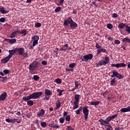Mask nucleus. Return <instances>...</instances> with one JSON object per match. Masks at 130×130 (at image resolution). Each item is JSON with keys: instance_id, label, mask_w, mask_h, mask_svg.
<instances>
[{"instance_id": "ea45409f", "label": "nucleus", "mask_w": 130, "mask_h": 130, "mask_svg": "<svg viewBox=\"0 0 130 130\" xmlns=\"http://www.w3.org/2000/svg\"><path fill=\"white\" fill-rule=\"evenodd\" d=\"M28 54L27 53V52H25V53H23V54L22 55H21V56H22L23 57V58H28Z\"/></svg>"}, {"instance_id": "58836bf2", "label": "nucleus", "mask_w": 130, "mask_h": 130, "mask_svg": "<svg viewBox=\"0 0 130 130\" xmlns=\"http://www.w3.org/2000/svg\"><path fill=\"white\" fill-rule=\"evenodd\" d=\"M75 88L78 89V87H79V85H80V84L78 83V81H77V80L75 81Z\"/></svg>"}, {"instance_id": "0eeeda50", "label": "nucleus", "mask_w": 130, "mask_h": 130, "mask_svg": "<svg viewBox=\"0 0 130 130\" xmlns=\"http://www.w3.org/2000/svg\"><path fill=\"white\" fill-rule=\"evenodd\" d=\"M126 66V64L123 62L118 63L116 64H114V63L111 64L112 67H116L117 68H121L125 67Z\"/></svg>"}, {"instance_id": "49530a36", "label": "nucleus", "mask_w": 130, "mask_h": 130, "mask_svg": "<svg viewBox=\"0 0 130 130\" xmlns=\"http://www.w3.org/2000/svg\"><path fill=\"white\" fill-rule=\"evenodd\" d=\"M76 66V63H71L69 64V67L71 68H74Z\"/></svg>"}, {"instance_id": "6e6d98bb", "label": "nucleus", "mask_w": 130, "mask_h": 130, "mask_svg": "<svg viewBox=\"0 0 130 130\" xmlns=\"http://www.w3.org/2000/svg\"><path fill=\"white\" fill-rule=\"evenodd\" d=\"M92 4L96 7H98V5H101V4L99 3V4H96V2H92Z\"/></svg>"}, {"instance_id": "f257e3e1", "label": "nucleus", "mask_w": 130, "mask_h": 130, "mask_svg": "<svg viewBox=\"0 0 130 130\" xmlns=\"http://www.w3.org/2000/svg\"><path fill=\"white\" fill-rule=\"evenodd\" d=\"M42 94H43L42 91L34 92V93L30 94L29 95L23 96L22 98V101L24 102H26V101H29L30 100H31V99L36 100V99H38Z\"/></svg>"}, {"instance_id": "473e14b6", "label": "nucleus", "mask_w": 130, "mask_h": 130, "mask_svg": "<svg viewBox=\"0 0 130 130\" xmlns=\"http://www.w3.org/2000/svg\"><path fill=\"white\" fill-rule=\"evenodd\" d=\"M125 28H126L125 31L127 32L128 34H130V26L126 25L125 26Z\"/></svg>"}, {"instance_id": "1a4fd4ad", "label": "nucleus", "mask_w": 130, "mask_h": 130, "mask_svg": "<svg viewBox=\"0 0 130 130\" xmlns=\"http://www.w3.org/2000/svg\"><path fill=\"white\" fill-rule=\"evenodd\" d=\"M17 52L19 56H21L24 53V49L23 47L16 48V52Z\"/></svg>"}, {"instance_id": "6ab92c4d", "label": "nucleus", "mask_w": 130, "mask_h": 130, "mask_svg": "<svg viewBox=\"0 0 130 130\" xmlns=\"http://www.w3.org/2000/svg\"><path fill=\"white\" fill-rule=\"evenodd\" d=\"M45 96H51L52 95V93L51 92V91L48 89H46L45 90Z\"/></svg>"}, {"instance_id": "bb28decb", "label": "nucleus", "mask_w": 130, "mask_h": 130, "mask_svg": "<svg viewBox=\"0 0 130 130\" xmlns=\"http://www.w3.org/2000/svg\"><path fill=\"white\" fill-rule=\"evenodd\" d=\"M57 102L58 103L56 104V107H55L56 110L59 109L61 106V103H60L59 100H57Z\"/></svg>"}, {"instance_id": "f704fd0d", "label": "nucleus", "mask_w": 130, "mask_h": 130, "mask_svg": "<svg viewBox=\"0 0 130 130\" xmlns=\"http://www.w3.org/2000/svg\"><path fill=\"white\" fill-rule=\"evenodd\" d=\"M57 91L59 92L58 96H61L62 95V93L63 92V90H60V89H57Z\"/></svg>"}, {"instance_id": "6e6552de", "label": "nucleus", "mask_w": 130, "mask_h": 130, "mask_svg": "<svg viewBox=\"0 0 130 130\" xmlns=\"http://www.w3.org/2000/svg\"><path fill=\"white\" fill-rule=\"evenodd\" d=\"M32 46L35 47L38 44V41L39 40V37L38 35L34 36L32 37Z\"/></svg>"}, {"instance_id": "09e8293b", "label": "nucleus", "mask_w": 130, "mask_h": 130, "mask_svg": "<svg viewBox=\"0 0 130 130\" xmlns=\"http://www.w3.org/2000/svg\"><path fill=\"white\" fill-rule=\"evenodd\" d=\"M5 22H6V18L5 17H2L0 18L1 23H5Z\"/></svg>"}, {"instance_id": "bf43d9fd", "label": "nucleus", "mask_w": 130, "mask_h": 130, "mask_svg": "<svg viewBox=\"0 0 130 130\" xmlns=\"http://www.w3.org/2000/svg\"><path fill=\"white\" fill-rule=\"evenodd\" d=\"M117 117V114H115V115H113V116H111V119H115V118H116Z\"/></svg>"}, {"instance_id": "603ef678", "label": "nucleus", "mask_w": 130, "mask_h": 130, "mask_svg": "<svg viewBox=\"0 0 130 130\" xmlns=\"http://www.w3.org/2000/svg\"><path fill=\"white\" fill-rule=\"evenodd\" d=\"M109 93V91L108 90H106L105 92H103L102 93V95H103V96H104L106 95H107L108 93Z\"/></svg>"}, {"instance_id": "4d7b16f0", "label": "nucleus", "mask_w": 130, "mask_h": 130, "mask_svg": "<svg viewBox=\"0 0 130 130\" xmlns=\"http://www.w3.org/2000/svg\"><path fill=\"white\" fill-rule=\"evenodd\" d=\"M41 63L43 65V66H46L47 65V62L45 60H43L41 62Z\"/></svg>"}, {"instance_id": "f3484780", "label": "nucleus", "mask_w": 130, "mask_h": 130, "mask_svg": "<svg viewBox=\"0 0 130 130\" xmlns=\"http://www.w3.org/2000/svg\"><path fill=\"white\" fill-rule=\"evenodd\" d=\"M0 13L2 14H7L9 13V11H6L4 7L0 8Z\"/></svg>"}, {"instance_id": "a878e982", "label": "nucleus", "mask_w": 130, "mask_h": 130, "mask_svg": "<svg viewBox=\"0 0 130 130\" xmlns=\"http://www.w3.org/2000/svg\"><path fill=\"white\" fill-rule=\"evenodd\" d=\"M99 122H100L101 125L106 126V122L105 121V120H103V119H101V120H99Z\"/></svg>"}, {"instance_id": "7c9ffc66", "label": "nucleus", "mask_w": 130, "mask_h": 130, "mask_svg": "<svg viewBox=\"0 0 130 130\" xmlns=\"http://www.w3.org/2000/svg\"><path fill=\"white\" fill-rule=\"evenodd\" d=\"M27 105L29 106H31L34 105V102L32 100H29L27 102Z\"/></svg>"}, {"instance_id": "ddd939ff", "label": "nucleus", "mask_w": 130, "mask_h": 130, "mask_svg": "<svg viewBox=\"0 0 130 130\" xmlns=\"http://www.w3.org/2000/svg\"><path fill=\"white\" fill-rule=\"evenodd\" d=\"M12 58L9 55L6 56L5 58L2 59L1 61L3 63H7L10 59Z\"/></svg>"}, {"instance_id": "79ce46f5", "label": "nucleus", "mask_w": 130, "mask_h": 130, "mask_svg": "<svg viewBox=\"0 0 130 130\" xmlns=\"http://www.w3.org/2000/svg\"><path fill=\"white\" fill-rule=\"evenodd\" d=\"M61 10V8L60 7H57L55 9V13H57V12H59Z\"/></svg>"}, {"instance_id": "e433bc0d", "label": "nucleus", "mask_w": 130, "mask_h": 130, "mask_svg": "<svg viewBox=\"0 0 130 130\" xmlns=\"http://www.w3.org/2000/svg\"><path fill=\"white\" fill-rule=\"evenodd\" d=\"M105 60H104L106 62V64H108L109 62V57L108 56H105Z\"/></svg>"}, {"instance_id": "cd10ccee", "label": "nucleus", "mask_w": 130, "mask_h": 130, "mask_svg": "<svg viewBox=\"0 0 130 130\" xmlns=\"http://www.w3.org/2000/svg\"><path fill=\"white\" fill-rule=\"evenodd\" d=\"M80 96V94H75V100L76 102H79V97Z\"/></svg>"}, {"instance_id": "338daca9", "label": "nucleus", "mask_w": 130, "mask_h": 130, "mask_svg": "<svg viewBox=\"0 0 130 130\" xmlns=\"http://www.w3.org/2000/svg\"><path fill=\"white\" fill-rule=\"evenodd\" d=\"M35 0H27L26 3H31L32 1H35Z\"/></svg>"}, {"instance_id": "8fccbe9b", "label": "nucleus", "mask_w": 130, "mask_h": 130, "mask_svg": "<svg viewBox=\"0 0 130 130\" xmlns=\"http://www.w3.org/2000/svg\"><path fill=\"white\" fill-rule=\"evenodd\" d=\"M64 118L62 117V118H60L59 119V123H63L64 121Z\"/></svg>"}, {"instance_id": "423d86ee", "label": "nucleus", "mask_w": 130, "mask_h": 130, "mask_svg": "<svg viewBox=\"0 0 130 130\" xmlns=\"http://www.w3.org/2000/svg\"><path fill=\"white\" fill-rule=\"evenodd\" d=\"M88 107L85 106L83 108V113L84 115V119L86 120L88 118V114H89V110H88Z\"/></svg>"}, {"instance_id": "69168bd1", "label": "nucleus", "mask_w": 130, "mask_h": 130, "mask_svg": "<svg viewBox=\"0 0 130 130\" xmlns=\"http://www.w3.org/2000/svg\"><path fill=\"white\" fill-rule=\"evenodd\" d=\"M80 111H80V110H79V109L77 110L76 111V114L79 115V114H80Z\"/></svg>"}, {"instance_id": "2f4dec72", "label": "nucleus", "mask_w": 130, "mask_h": 130, "mask_svg": "<svg viewBox=\"0 0 130 130\" xmlns=\"http://www.w3.org/2000/svg\"><path fill=\"white\" fill-rule=\"evenodd\" d=\"M21 35H22L23 36H25L27 35V31L26 29L23 30L21 31Z\"/></svg>"}, {"instance_id": "aec40b11", "label": "nucleus", "mask_w": 130, "mask_h": 130, "mask_svg": "<svg viewBox=\"0 0 130 130\" xmlns=\"http://www.w3.org/2000/svg\"><path fill=\"white\" fill-rule=\"evenodd\" d=\"M45 112V111H44V109H42L40 113H38V114H37V115L39 117H42L44 115Z\"/></svg>"}, {"instance_id": "864d4df0", "label": "nucleus", "mask_w": 130, "mask_h": 130, "mask_svg": "<svg viewBox=\"0 0 130 130\" xmlns=\"http://www.w3.org/2000/svg\"><path fill=\"white\" fill-rule=\"evenodd\" d=\"M118 17V15L117 13H113L112 15V18H116Z\"/></svg>"}, {"instance_id": "c756f323", "label": "nucleus", "mask_w": 130, "mask_h": 130, "mask_svg": "<svg viewBox=\"0 0 130 130\" xmlns=\"http://www.w3.org/2000/svg\"><path fill=\"white\" fill-rule=\"evenodd\" d=\"M0 80L1 82L5 83L6 81L8 80V77L7 76L3 77L2 79H1Z\"/></svg>"}, {"instance_id": "e2e57ef3", "label": "nucleus", "mask_w": 130, "mask_h": 130, "mask_svg": "<svg viewBox=\"0 0 130 130\" xmlns=\"http://www.w3.org/2000/svg\"><path fill=\"white\" fill-rule=\"evenodd\" d=\"M45 96V98L44 99V100L49 101L50 99V96Z\"/></svg>"}, {"instance_id": "72a5a7b5", "label": "nucleus", "mask_w": 130, "mask_h": 130, "mask_svg": "<svg viewBox=\"0 0 130 130\" xmlns=\"http://www.w3.org/2000/svg\"><path fill=\"white\" fill-rule=\"evenodd\" d=\"M107 27L109 29H112V28H113V25L111 23H108L107 25Z\"/></svg>"}, {"instance_id": "de8ad7c7", "label": "nucleus", "mask_w": 130, "mask_h": 130, "mask_svg": "<svg viewBox=\"0 0 130 130\" xmlns=\"http://www.w3.org/2000/svg\"><path fill=\"white\" fill-rule=\"evenodd\" d=\"M70 120H71V117H70V115H68L67 116H66V121H70Z\"/></svg>"}, {"instance_id": "13d9d810", "label": "nucleus", "mask_w": 130, "mask_h": 130, "mask_svg": "<svg viewBox=\"0 0 130 130\" xmlns=\"http://www.w3.org/2000/svg\"><path fill=\"white\" fill-rule=\"evenodd\" d=\"M17 122V123H20L21 122L20 120L19 119H14V123Z\"/></svg>"}, {"instance_id": "f03ea898", "label": "nucleus", "mask_w": 130, "mask_h": 130, "mask_svg": "<svg viewBox=\"0 0 130 130\" xmlns=\"http://www.w3.org/2000/svg\"><path fill=\"white\" fill-rule=\"evenodd\" d=\"M69 24L70 25L71 29H74L78 26L77 24L72 19L71 17H69L68 20H64L63 25L64 26H67Z\"/></svg>"}, {"instance_id": "2eb2a0df", "label": "nucleus", "mask_w": 130, "mask_h": 130, "mask_svg": "<svg viewBox=\"0 0 130 130\" xmlns=\"http://www.w3.org/2000/svg\"><path fill=\"white\" fill-rule=\"evenodd\" d=\"M120 111L123 113L130 112V106H128L127 108H123V109H121Z\"/></svg>"}, {"instance_id": "a211bd4d", "label": "nucleus", "mask_w": 130, "mask_h": 130, "mask_svg": "<svg viewBox=\"0 0 130 130\" xmlns=\"http://www.w3.org/2000/svg\"><path fill=\"white\" fill-rule=\"evenodd\" d=\"M121 40L123 43H130V39L128 38V37L121 38Z\"/></svg>"}, {"instance_id": "9b49d317", "label": "nucleus", "mask_w": 130, "mask_h": 130, "mask_svg": "<svg viewBox=\"0 0 130 130\" xmlns=\"http://www.w3.org/2000/svg\"><path fill=\"white\" fill-rule=\"evenodd\" d=\"M106 62L103 60H101L100 61H99L98 63H96L95 65H96V67L98 68V67H99L100 66H106Z\"/></svg>"}, {"instance_id": "680f3d73", "label": "nucleus", "mask_w": 130, "mask_h": 130, "mask_svg": "<svg viewBox=\"0 0 130 130\" xmlns=\"http://www.w3.org/2000/svg\"><path fill=\"white\" fill-rule=\"evenodd\" d=\"M106 119L107 120V121L109 122L111 120V117H107L106 118Z\"/></svg>"}, {"instance_id": "39448f33", "label": "nucleus", "mask_w": 130, "mask_h": 130, "mask_svg": "<svg viewBox=\"0 0 130 130\" xmlns=\"http://www.w3.org/2000/svg\"><path fill=\"white\" fill-rule=\"evenodd\" d=\"M112 73L113 75L111 76L112 78L116 77L119 80L122 79L123 78V76L116 70H112Z\"/></svg>"}, {"instance_id": "a18cd8bd", "label": "nucleus", "mask_w": 130, "mask_h": 130, "mask_svg": "<svg viewBox=\"0 0 130 130\" xmlns=\"http://www.w3.org/2000/svg\"><path fill=\"white\" fill-rule=\"evenodd\" d=\"M95 48H96V49H100L101 48H102V47H101V45H100L99 44V43H96V44H95Z\"/></svg>"}, {"instance_id": "b1692460", "label": "nucleus", "mask_w": 130, "mask_h": 130, "mask_svg": "<svg viewBox=\"0 0 130 130\" xmlns=\"http://www.w3.org/2000/svg\"><path fill=\"white\" fill-rule=\"evenodd\" d=\"M79 102H74V106H73V110L77 109L79 107L78 105Z\"/></svg>"}, {"instance_id": "20e7f679", "label": "nucleus", "mask_w": 130, "mask_h": 130, "mask_svg": "<svg viewBox=\"0 0 130 130\" xmlns=\"http://www.w3.org/2000/svg\"><path fill=\"white\" fill-rule=\"evenodd\" d=\"M92 58V54L89 53L87 55H84L83 56H81L80 59L82 60V61L87 62L89 60H91Z\"/></svg>"}, {"instance_id": "37998d69", "label": "nucleus", "mask_w": 130, "mask_h": 130, "mask_svg": "<svg viewBox=\"0 0 130 130\" xmlns=\"http://www.w3.org/2000/svg\"><path fill=\"white\" fill-rule=\"evenodd\" d=\"M41 125L42 127L44 128L47 126V124L46 122H42V123H41Z\"/></svg>"}, {"instance_id": "412c9836", "label": "nucleus", "mask_w": 130, "mask_h": 130, "mask_svg": "<svg viewBox=\"0 0 130 130\" xmlns=\"http://www.w3.org/2000/svg\"><path fill=\"white\" fill-rule=\"evenodd\" d=\"M126 26L125 23H124L123 22H121L119 25H118V28L119 29H123L125 26Z\"/></svg>"}, {"instance_id": "4468645a", "label": "nucleus", "mask_w": 130, "mask_h": 130, "mask_svg": "<svg viewBox=\"0 0 130 130\" xmlns=\"http://www.w3.org/2000/svg\"><path fill=\"white\" fill-rule=\"evenodd\" d=\"M9 54L8 55V56H9L10 57L12 58L13 55H14V54H15V53H17L16 48L15 49L9 50Z\"/></svg>"}, {"instance_id": "c9c22d12", "label": "nucleus", "mask_w": 130, "mask_h": 130, "mask_svg": "<svg viewBox=\"0 0 130 130\" xmlns=\"http://www.w3.org/2000/svg\"><path fill=\"white\" fill-rule=\"evenodd\" d=\"M41 26V24L40 22H36L35 24V27L39 28Z\"/></svg>"}, {"instance_id": "774afa93", "label": "nucleus", "mask_w": 130, "mask_h": 130, "mask_svg": "<svg viewBox=\"0 0 130 130\" xmlns=\"http://www.w3.org/2000/svg\"><path fill=\"white\" fill-rule=\"evenodd\" d=\"M67 114H68L67 112H64V113H63V117H65L66 116H67Z\"/></svg>"}, {"instance_id": "3c124183", "label": "nucleus", "mask_w": 130, "mask_h": 130, "mask_svg": "<svg viewBox=\"0 0 130 130\" xmlns=\"http://www.w3.org/2000/svg\"><path fill=\"white\" fill-rule=\"evenodd\" d=\"M3 72L6 75V74H8L10 73V70L6 69L3 71Z\"/></svg>"}, {"instance_id": "a19ab883", "label": "nucleus", "mask_w": 130, "mask_h": 130, "mask_svg": "<svg viewBox=\"0 0 130 130\" xmlns=\"http://www.w3.org/2000/svg\"><path fill=\"white\" fill-rule=\"evenodd\" d=\"M50 126L55 128H58L59 127V126H58L57 125H54V124H51Z\"/></svg>"}, {"instance_id": "0e129e2a", "label": "nucleus", "mask_w": 130, "mask_h": 130, "mask_svg": "<svg viewBox=\"0 0 130 130\" xmlns=\"http://www.w3.org/2000/svg\"><path fill=\"white\" fill-rule=\"evenodd\" d=\"M16 35L18 34H21V31L20 30H17L16 31H14Z\"/></svg>"}, {"instance_id": "4c0bfd02", "label": "nucleus", "mask_w": 130, "mask_h": 130, "mask_svg": "<svg viewBox=\"0 0 130 130\" xmlns=\"http://www.w3.org/2000/svg\"><path fill=\"white\" fill-rule=\"evenodd\" d=\"M33 79L35 81H38L39 79V77L38 75H34V77H33Z\"/></svg>"}, {"instance_id": "5fc2aeb1", "label": "nucleus", "mask_w": 130, "mask_h": 130, "mask_svg": "<svg viewBox=\"0 0 130 130\" xmlns=\"http://www.w3.org/2000/svg\"><path fill=\"white\" fill-rule=\"evenodd\" d=\"M114 43L116 44V45H119L120 44V41L118 40H115L114 41Z\"/></svg>"}, {"instance_id": "c85d7f7f", "label": "nucleus", "mask_w": 130, "mask_h": 130, "mask_svg": "<svg viewBox=\"0 0 130 130\" xmlns=\"http://www.w3.org/2000/svg\"><path fill=\"white\" fill-rule=\"evenodd\" d=\"M54 82L57 84H60L62 83V81L60 78H57L55 80Z\"/></svg>"}, {"instance_id": "4be33fe9", "label": "nucleus", "mask_w": 130, "mask_h": 130, "mask_svg": "<svg viewBox=\"0 0 130 130\" xmlns=\"http://www.w3.org/2000/svg\"><path fill=\"white\" fill-rule=\"evenodd\" d=\"M6 121L10 123H15V119H10V118H8L6 119Z\"/></svg>"}, {"instance_id": "c03bdc74", "label": "nucleus", "mask_w": 130, "mask_h": 130, "mask_svg": "<svg viewBox=\"0 0 130 130\" xmlns=\"http://www.w3.org/2000/svg\"><path fill=\"white\" fill-rule=\"evenodd\" d=\"M115 83V78H113V79H112L111 80V84H110L112 86H113Z\"/></svg>"}, {"instance_id": "7ed1b4c3", "label": "nucleus", "mask_w": 130, "mask_h": 130, "mask_svg": "<svg viewBox=\"0 0 130 130\" xmlns=\"http://www.w3.org/2000/svg\"><path fill=\"white\" fill-rule=\"evenodd\" d=\"M39 67L38 61H34L29 65V71L33 72L36 70Z\"/></svg>"}, {"instance_id": "052dcab7", "label": "nucleus", "mask_w": 130, "mask_h": 130, "mask_svg": "<svg viewBox=\"0 0 130 130\" xmlns=\"http://www.w3.org/2000/svg\"><path fill=\"white\" fill-rule=\"evenodd\" d=\"M66 71L67 72H70V71L72 72V71H73V69H67V68H66Z\"/></svg>"}, {"instance_id": "393cba45", "label": "nucleus", "mask_w": 130, "mask_h": 130, "mask_svg": "<svg viewBox=\"0 0 130 130\" xmlns=\"http://www.w3.org/2000/svg\"><path fill=\"white\" fill-rule=\"evenodd\" d=\"M100 104V101H92L91 102L90 104L91 105H93V106H98Z\"/></svg>"}, {"instance_id": "dca6fc26", "label": "nucleus", "mask_w": 130, "mask_h": 130, "mask_svg": "<svg viewBox=\"0 0 130 130\" xmlns=\"http://www.w3.org/2000/svg\"><path fill=\"white\" fill-rule=\"evenodd\" d=\"M101 52L106 53L107 50L106 49L101 48L100 49L97 50V55L101 54Z\"/></svg>"}, {"instance_id": "9d476101", "label": "nucleus", "mask_w": 130, "mask_h": 130, "mask_svg": "<svg viewBox=\"0 0 130 130\" xmlns=\"http://www.w3.org/2000/svg\"><path fill=\"white\" fill-rule=\"evenodd\" d=\"M7 96H8V94H7V92H3L0 95V101H4L6 100Z\"/></svg>"}, {"instance_id": "5701e85b", "label": "nucleus", "mask_w": 130, "mask_h": 130, "mask_svg": "<svg viewBox=\"0 0 130 130\" xmlns=\"http://www.w3.org/2000/svg\"><path fill=\"white\" fill-rule=\"evenodd\" d=\"M16 36H17V34H16V32L14 31L11 32V34H10V36L9 38H10V39L15 38Z\"/></svg>"}, {"instance_id": "f8f14e48", "label": "nucleus", "mask_w": 130, "mask_h": 130, "mask_svg": "<svg viewBox=\"0 0 130 130\" xmlns=\"http://www.w3.org/2000/svg\"><path fill=\"white\" fill-rule=\"evenodd\" d=\"M5 41L9 43L10 44H14L16 43L17 42V39H5Z\"/></svg>"}]
</instances>
